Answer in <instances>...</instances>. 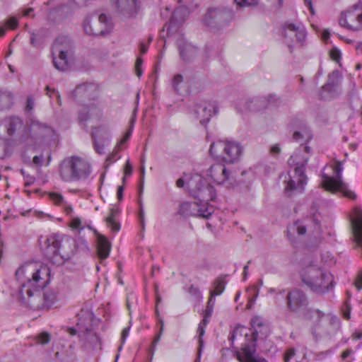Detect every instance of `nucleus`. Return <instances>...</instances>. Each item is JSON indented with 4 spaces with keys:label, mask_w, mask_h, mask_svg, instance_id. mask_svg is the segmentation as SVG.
<instances>
[{
    "label": "nucleus",
    "mask_w": 362,
    "mask_h": 362,
    "mask_svg": "<svg viewBox=\"0 0 362 362\" xmlns=\"http://www.w3.org/2000/svg\"><path fill=\"white\" fill-rule=\"evenodd\" d=\"M187 191L199 200L197 216L208 218L214 212L213 206L209 204V202L216 198L214 187L207 183L201 175H194L187 181Z\"/></svg>",
    "instance_id": "1"
},
{
    "label": "nucleus",
    "mask_w": 362,
    "mask_h": 362,
    "mask_svg": "<svg viewBox=\"0 0 362 362\" xmlns=\"http://www.w3.org/2000/svg\"><path fill=\"white\" fill-rule=\"evenodd\" d=\"M50 272L49 267L40 262L24 263V276L27 279L24 287L27 288L26 294L29 298H40L41 291L50 281Z\"/></svg>",
    "instance_id": "2"
},
{
    "label": "nucleus",
    "mask_w": 362,
    "mask_h": 362,
    "mask_svg": "<svg viewBox=\"0 0 362 362\" xmlns=\"http://www.w3.org/2000/svg\"><path fill=\"white\" fill-rule=\"evenodd\" d=\"M300 276L302 282L315 293L325 294L334 286L332 274L315 264L303 268Z\"/></svg>",
    "instance_id": "3"
},
{
    "label": "nucleus",
    "mask_w": 362,
    "mask_h": 362,
    "mask_svg": "<svg viewBox=\"0 0 362 362\" xmlns=\"http://www.w3.org/2000/svg\"><path fill=\"white\" fill-rule=\"evenodd\" d=\"M300 276L302 282L315 293L325 294L334 286L332 274L315 264L303 268Z\"/></svg>",
    "instance_id": "4"
},
{
    "label": "nucleus",
    "mask_w": 362,
    "mask_h": 362,
    "mask_svg": "<svg viewBox=\"0 0 362 362\" xmlns=\"http://www.w3.org/2000/svg\"><path fill=\"white\" fill-rule=\"evenodd\" d=\"M74 240L69 236L52 234L47 238L42 250L54 264L62 265L71 257Z\"/></svg>",
    "instance_id": "5"
},
{
    "label": "nucleus",
    "mask_w": 362,
    "mask_h": 362,
    "mask_svg": "<svg viewBox=\"0 0 362 362\" xmlns=\"http://www.w3.org/2000/svg\"><path fill=\"white\" fill-rule=\"evenodd\" d=\"M342 170V163L340 161H335L334 164L324 168L322 171L321 185L327 191L340 192L344 197L354 200L357 195L343 182Z\"/></svg>",
    "instance_id": "6"
},
{
    "label": "nucleus",
    "mask_w": 362,
    "mask_h": 362,
    "mask_svg": "<svg viewBox=\"0 0 362 362\" xmlns=\"http://www.w3.org/2000/svg\"><path fill=\"white\" fill-rule=\"evenodd\" d=\"M91 173L90 163L79 156L64 158L59 165L61 179L67 182L79 181L88 177Z\"/></svg>",
    "instance_id": "7"
},
{
    "label": "nucleus",
    "mask_w": 362,
    "mask_h": 362,
    "mask_svg": "<svg viewBox=\"0 0 362 362\" xmlns=\"http://www.w3.org/2000/svg\"><path fill=\"white\" fill-rule=\"evenodd\" d=\"M302 317L303 320L311 322L312 334L315 337H317L322 333H328L329 325L339 324V320L335 315L312 307L303 310Z\"/></svg>",
    "instance_id": "8"
},
{
    "label": "nucleus",
    "mask_w": 362,
    "mask_h": 362,
    "mask_svg": "<svg viewBox=\"0 0 362 362\" xmlns=\"http://www.w3.org/2000/svg\"><path fill=\"white\" fill-rule=\"evenodd\" d=\"M308 158H301L298 153H294L291 156L288 160L290 166L294 168L293 175H288V179L285 180V190L290 192L293 190H299L302 192L304 186L307 183V177L305 175V168L308 163Z\"/></svg>",
    "instance_id": "9"
},
{
    "label": "nucleus",
    "mask_w": 362,
    "mask_h": 362,
    "mask_svg": "<svg viewBox=\"0 0 362 362\" xmlns=\"http://www.w3.org/2000/svg\"><path fill=\"white\" fill-rule=\"evenodd\" d=\"M243 148L240 145L232 141H217L212 143L209 148L211 155L221 158L226 163H233L238 161L242 154Z\"/></svg>",
    "instance_id": "10"
},
{
    "label": "nucleus",
    "mask_w": 362,
    "mask_h": 362,
    "mask_svg": "<svg viewBox=\"0 0 362 362\" xmlns=\"http://www.w3.org/2000/svg\"><path fill=\"white\" fill-rule=\"evenodd\" d=\"M73 48L72 43L67 36H59L54 41L52 54L54 67L62 71H66L69 67L68 54Z\"/></svg>",
    "instance_id": "11"
},
{
    "label": "nucleus",
    "mask_w": 362,
    "mask_h": 362,
    "mask_svg": "<svg viewBox=\"0 0 362 362\" xmlns=\"http://www.w3.org/2000/svg\"><path fill=\"white\" fill-rule=\"evenodd\" d=\"M233 18V12L226 8H210L204 15V24L211 29L220 30L229 25Z\"/></svg>",
    "instance_id": "12"
},
{
    "label": "nucleus",
    "mask_w": 362,
    "mask_h": 362,
    "mask_svg": "<svg viewBox=\"0 0 362 362\" xmlns=\"http://www.w3.org/2000/svg\"><path fill=\"white\" fill-rule=\"evenodd\" d=\"M339 24L351 31H361L362 3L354 4L349 9L341 12L339 18Z\"/></svg>",
    "instance_id": "13"
},
{
    "label": "nucleus",
    "mask_w": 362,
    "mask_h": 362,
    "mask_svg": "<svg viewBox=\"0 0 362 362\" xmlns=\"http://www.w3.org/2000/svg\"><path fill=\"white\" fill-rule=\"evenodd\" d=\"M279 98L276 95H269L268 98H245L240 100L236 107L240 112H257L279 104Z\"/></svg>",
    "instance_id": "14"
},
{
    "label": "nucleus",
    "mask_w": 362,
    "mask_h": 362,
    "mask_svg": "<svg viewBox=\"0 0 362 362\" xmlns=\"http://www.w3.org/2000/svg\"><path fill=\"white\" fill-rule=\"evenodd\" d=\"M286 307L292 313H301L308 308L309 300L306 293L300 288H293L289 290L285 298Z\"/></svg>",
    "instance_id": "15"
},
{
    "label": "nucleus",
    "mask_w": 362,
    "mask_h": 362,
    "mask_svg": "<svg viewBox=\"0 0 362 362\" xmlns=\"http://www.w3.org/2000/svg\"><path fill=\"white\" fill-rule=\"evenodd\" d=\"M48 127L35 118L27 119L24 128V143L28 146H35L45 136Z\"/></svg>",
    "instance_id": "16"
},
{
    "label": "nucleus",
    "mask_w": 362,
    "mask_h": 362,
    "mask_svg": "<svg viewBox=\"0 0 362 362\" xmlns=\"http://www.w3.org/2000/svg\"><path fill=\"white\" fill-rule=\"evenodd\" d=\"M83 29L89 35H105L112 29V23L105 14L102 13L98 18L87 17L83 22Z\"/></svg>",
    "instance_id": "17"
},
{
    "label": "nucleus",
    "mask_w": 362,
    "mask_h": 362,
    "mask_svg": "<svg viewBox=\"0 0 362 362\" xmlns=\"http://www.w3.org/2000/svg\"><path fill=\"white\" fill-rule=\"evenodd\" d=\"M78 327V337L81 347L86 351L101 349L100 337L92 329L83 328L81 324L77 323Z\"/></svg>",
    "instance_id": "18"
},
{
    "label": "nucleus",
    "mask_w": 362,
    "mask_h": 362,
    "mask_svg": "<svg viewBox=\"0 0 362 362\" xmlns=\"http://www.w3.org/2000/svg\"><path fill=\"white\" fill-rule=\"evenodd\" d=\"M294 35L298 42H303L306 37L305 28L300 23L294 24L286 22L282 25V35L285 39L292 38Z\"/></svg>",
    "instance_id": "19"
},
{
    "label": "nucleus",
    "mask_w": 362,
    "mask_h": 362,
    "mask_svg": "<svg viewBox=\"0 0 362 362\" xmlns=\"http://www.w3.org/2000/svg\"><path fill=\"white\" fill-rule=\"evenodd\" d=\"M237 359L240 362H268L264 357L256 354L255 344H245L236 353Z\"/></svg>",
    "instance_id": "20"
},
{
    "label": "nucleus",
    "mask_w": 362,
    "mask_h": 362,
    "mask_svg": "<svg viewBox=\"0 0 362 362\" xmlns=\"http://www.w3.org/2000/svg\"><path fill=\"white\" fill-rule=\"evenodd\" d=\"M230 173L226 166L219 163L211 165L206 171V175L211 178L215 183L221 185L224 183L230 177Z\"/></svg>",
    "instance_id": "21"
},
{
    "label": "nucleus",
    "mask_w": 362,
    "mask_h": 362,
    "mask_svg": "<svg viewBox=\"0 0 362 362\" xmlns=\"http://www.w3.org/2000/svg\"><path fill=\"white\" fill-rule=\"evenodd\" d=\"M117 6L118 12L127 18H132L136 15L139 8V0H117Z\"/></svg>",
    "instance_id": "22"
},
{
    "label": "nucleus",
    "mask_w": 362,
    "mask_h": 362,
    "mask_svg": "<svg viewBox=\"0 0 362 362\" xmlns=\"http://www.w3.org/2000/svg\"><path fill=\"white\" fill-rule=\"evenodd\" d=\"M315 221V220L313 217L298 220L288 227V235L293 236L296 233L298 235H304Z\"/></svg>",
    "instance_id": "23"
},
{
    "label": "nucleus",
    "mask_w": 362,
    "mask_h": 362,
    "mask_svg": "<svg viewBox=\"0 0 362 362\" xmlns=\"http://www.w3.org/2000/svg\"><path fill=\"white\" fill-rule=\"evenodd\" d=\"M7 133L10 136H21L23 120L19 117L11 116L4 119Z\"/></svg>",
    "instance_id": "24"
},
{
    "label": "nucleus",
    "mask_w": 362,
    "mask_h": 362,
    "mask_svg": "<svg viewBox=\"0 0 362 362\" xmlns=\"http://www.w3.org/2000/svg\"><path fill=\"white\" fill-rule=\"evenodd\" d=\"M111 250L110 242L103 235L97 236V255L100 260L108 257Z\"/></svg>",
    "instance_id": "25"
},
{
    "label": "nucleus",
    "mask_w": 362,
    "mask_h": 362,
    "mask_svg": "<svg viewBox=\"0 0 362 362\" xmlns=\"http://www.w3.org/2000/svg\"><path fill=\"white\" fill-rule=\"evenodd\" d=\"M211 108L214 109L215 107L212 105H207L205 103L197 105L195 112L202 125H206L209 122L211 116Z\"/></svg>",
    "instance_id": "26"
},
{
    "label": "nucleus",
    "mask_w": 362,
    "mask_h": 362,
    "mask_svg": "<svg viewBox=\"0 0 362 362\" xmlns=\"http://www.w3.org/2000/svg\"><path fill=\"white\" fill-rule=\"evenodd\" d=\"M251 326L253 329L252 332V339L253 342L257 340L259 334H267V327L264 324L263 320L257 316L251 320Z\"/></svg>",
    "instance_id": "27"
},
{
    "label": "nucleus",
    "mask_w": 362,
    "mask_h": 362,
    "mask_svg": "<svg viewBox=\"0 0 362 362\" xmlns=\"http://www.w3.org/2000/svg\"><path fill=\"white\" fill-rule=\"evenodd\" d=\"M198 202H185L180 204L178 214L181 216H197L199 213Z\"/></svg>",
    "instance_id": "28"
},
{
    "label": "nucleus",
    "mask_w": 362,
    "mask_h": 362,
    "mask_svg": "<svg viewBox=\"0 0 362 362\" xmlns=\"http://www.w3.org/2000/svg\"><path fill=\"white\" fill-rule=\"evenodd\" d=\"M13 104V95L8 91L0 90V111L11 108Z\"/></svg>",
    "instance_id": "29"
},
{
    "label": "nucleus",
    "mask_w": 362,
    "mask_h": 362,
    "mask_svg": "<svg viewBox=\"0 0 362 362\" xmlns=\"http://www.w3.org/2000/svg\"><path fill=\"white\" fill-rule=\"evenodd\" d=\"M118 214V209L112 208L110 211L109 216L106 218L105 221L107 225L111 228L113 232H118L120 229V225L115 220V216Z\"/></svg>",
    "instance_id": "30"
},
{
    "label": "nucleus",
    "mask_w": 362,
    "mask_h": 362,
    "mask_svg": "<svg viewBox=\"0 0 362 362\" xmlns=\"http://www.w3.org/2000/svg\"><path fill=\"white\" fill-rule=\"evenodd\" d=\"M312 138L311 132L307 127H303L300 131H296L293 135V139L296 141L308 142Z\"/></svg>",
    "instance_id": "31"
},
{
    "label": "nucleus",
    "mask_w": 362,
    "mask_h": 362,
    "mask_svg": "<svg viewBox=\"0 0 362 362\" xmlns=\"http://www.w3.org/2000/svg\"><path fill=\"white\" fill-rule=\"evenodd\" d=\"M179 49L180 56L185 61L189 60L195 54V48L189 44L180 45Z\"/></svg>",
    "instance_id": "32"
},
{
    "label": "nucleus",
    "mask_w": 362,
    "mask_h": 362,
    "mask_svg": "<svg viewBox=\"0 0 362 362\" xmlns=\"http://www.w3.org/2000/svg\"><path fill=\"white\" fill-rule=\"evenodd\" d=\"M44 304L47 307H50L58 300V294L54 290H47L43 294Z\"/></svg>",
    "instance_id": "33"
},
{
    "label": "nucleus",
    "mask_w": 362,
    "mask_h": 362,
    "mask_svg": "<svg viewBox=\"0 0 362 362\" xmlns=\"http://www.w3.org/2000/svg\"><path fill=\"white\" fill-rule=\"evenodd\" d=\"M226 284V281L223 277L216 278L214 281V289L210 291V292L212 293V295H221L225 289Z\"/></svg>",
    "instance_id": "34"
},
{
    "label": "nucleus",
    "mask_w": 362,
    "mask_h": 362,
    "mask_svg": "<svg viewBox=\"0 0 362 362\" xmlns=\"http://www.w3.org/2000/svg\"><path fill=\"white\" fill-rule=\"evenodd\" d=\"M35 105V100L32 95L27 98L26 105L24 107V113L26 115L27 119L33 117V110Z\"/></svg>",
    "instance_id": "35"
},
{
    "label": "nucleus",
    "mask_w": 362,
    "mask_h": 362,
    "mask_svg": "<svg viewBox=\"0 0 362 362\" xmlns=\"http://www.w3.org/2000/svg\"><path fill=\"white\" fill-rule=\"evenodd\" d=\"M22 269L23 264L20 265L15 272V278L16 281L19 283V285L18 286V298L19 301L23 300V283L21 281V275L23 274Z\"/></svg>",
    "instance_id": "36"
},
{
    "label": "nucleus",
    "mask_w": 362,
    "mask_h": 362,
    "mask_svg": "<svg viewBox=\"0 0 362 362\" xmlns=\"http://www.w3.org/2000/svg\"><path fill=\"white\" fill-rule=\"evenodd\" d=\"M94 88V86L92 85V84H88V85H86V84H83V85H79L78 86L76 89L74 90L73 94L75 95V96H77L78 95H81V94H83L85 95L86 96H89V95L88 94V91L89 90H91V89H93Z\"/></svg>",
    "instance_id": "37"
},
{
    "label": "nucleus",
    "mask_w": 362,
    "mask_h": 362,
    "mask_svg": "<svg viewBox=\"0 0 362 362\" xmlns=\"http://www.w3.org/2000/svg\"><path fill=\"white\" fill-rule=\"evenodd\" d=\"M11 141L6 140V141L0 139V159L4 158L9 153V146Z\"/></svg>",
    "instance_id": "38"
},
{
    "label": "nucleus",
    "mask_w": 362,
    "mask_h": 362,
    "mask_svg": "<svg viewBox=\"0 0 362 362\" xmlns=\"http://www.w3.org/2000/svg\"><path fill=\"white\" fill-rule=\"evenodd\" d=\"M51 335L46 332H42L36 337V341L37 344H46L50 341Z\"/></svg>",
    "instance_id": "39"
},
{
    "label": "nucleus",
    "mask_w": 362,
    "mask_h": 362,
    "mask_svg": "<svg viewBox=\"0 0 362 362\" xmlns=\"http://www.w3.org/2000/svg\"><path fill=\"white\" fill-rule=\"evenodd\" d=\"M50 199L56 204H60L63 202V196L57 192H51L49 194Z\"/></svg>",
    "instance_id": "40"
},
{
    "label": "nucleus",
    "mask_w": 362,
    "mask_h": 362,
    "mask_svg": "<svg viewBox=\"0 0 362 362\" xmlns=\"http://www.w3.org/2000/svg\"><path fill=\"white\" fill-rule=\"evenodd\" d=\"M18 20L16 17L11 16L6 21V25L9 29H15L18 26Z\"/></svg>",
    "instance_id": "41"
},
{
    "label": "nucleus",
    "mask_w": 362,
    "mask_h": 362,
    "mask_svg": "<svg viewBox=\"0 0 362 362\" xmlns=\"http://www.w3.org/2000/svg\"><path fill=\"white\" fill-rule=\"evenodd\" d=\"M259 0H235L240 6H249L257 4Z\"/></svg>",
    "instance_id": "42"
},
{
    "label": "nucleus",
    "mask_w": 362,
    "mask_h": 362,
    "mask_svg": "<svg viewBox=\"0 0 362 362\" xmlns=\"http://www.w3.org/2000/svg\"><path fill=\"white\" fill-rule=\"evenodd\" d=\"M94 139V148L95 151L99 154L105 153V145L98 141L95 140L94 136H93Z\"/></svg>",
    "instance_id": "43"
},
{
    "label": "nucleus",
    "mask_w": 362,
    "mask_h": 362,
    "mask_svg": "<svg viewBox=\"0 0 362 362\" xmlns=\"http://www.w3.org/2000/svg\"><path fill=\"white\" fill-rule=\"evenodd\" d=\"M244 329H245V327H243V326H240V325L236 326L235 328L231 332V334L229 337V339L231 340V341H233L235 339L237 335H238V334L241 335L242 334V331Z\"/></svg>",
    "instance_id": "44"
},
{
    "label": "nucleus",
    "mask_w": 362,
    "mask_h": 362,
    "mask_svg": "<svg viewBox=\"0 0 362 362\" xmlns=\"http://www.w3.org/2000/svg\"><path fill=\"white\" fill-rule=\"evenodd\" d=\"M143 63V60L141 57H138L136 60L135 63V71L136 74L138 77H140L142 75V69L141 65Z\"/></svg>",
    "instance_id": "45"
},
{
    "label": "nucleus",
    "mask_w": 362,
    "mask_h": 362,
    "mask_svg": "<svg viewBox=\"0 0 362 362\" xmlns=\"http://www.w3.org/2000/svg\"><path fill=\"white\" fill-rule=\"evenodd\" d=\"M143 63V60L141 57H138L136 60L135 63V71L136 74L138 77H140L142 75V69L141 65Z\"/></svg>",
    "instance_id": "46"
},
{
    "label": "nucleus",
    "mask_w": 362,
    "mask_h": 362,
    "mask_svg": "<svg viewBox=\"0 0 362 362\" xmlns=\"http://www.w3.org/2000/svg\"><path fill=\"white\" fill-rule=\"evenodd\" d=\"M194 175L195 174H189V175L185 174L184 175H185V177H186L185 180L183 179L182 177L179 178L176 181V186L177 187H179V188L184 187L185 185H187V181L190 177V176H192V175Z\"/></svg>",
    "instance_id": "47"
},
{
    "label": "nucleus",
    "mask_w": 362,
    "mask_h": 362,
    "mask_svg": "<svg viewBox=\"0 0 362 362\" xmlns=\"http://www.w3.org/2000/svg\"><path fill=\"white\" fill-rule=\"evenodd\" d=\"M89 118V113L87 108L83 109L78 113V120L81 122H86Z\"/></svg>",
    "instance_id": "48"
},
{
    "label": "nucleus",
    "mask_w": 362,
    "mask_h": 362,
    "mask_svg": "<svg viewBox=\"0 0 362 362\" xmlns=\"http://www.w3.org/2000/svg\"><path fill=\"white\" fill-rule=\"evenodd\" d=\"M71 227L81 230L83 227L81 226V221L79 218H74L71 223Z\"/></svg>",
    "instance_id": "49"
},
{
    "label": "nucleus",
    "mask_w": 362,
    "mask_h": 362,
    "mask_svg": "<svg viewBox=\"0 0 362 362\" xmlns=\"http://www.w3.org/2000/svg\"><path fill=\"white\" fill-rule=\"evenodd\" d=\"M330 57L336 61L339 62L341 58V52L337 48H333L330 51Z\"/></svg>",
    "instance_id": "50"
},
{
    "label": "nucleus",
    "mask_w": 362,
    "mask_h": 362,
    "mask_svg": "<svg viewBox=\"0 0 362 362\" xmlns=\"http://www.w3.org/2000/svg\"><path fill=\"white\" fill-rule=\"evenodd\" d=\"M183 78L181 74H176L173 78V86L175 90H177L178 86L182 82Z\"/></svg>",
    "instance_id": "51"
},
{
    "label": "nucleus",
    "mask_w": 362,
    "mask_h": 362,
    "mask_svg": "<svg viewBox=\"0 0 362 362\" xmlns=\"http://www.w3.org/2000/svg\"><path fill=\"white\" fill-rule=\"evenodd\" d=\"M120 151V148L119 146H117L113 152L110 154L107 158V161H108L110 163L115 162L117 158H115V155Z\"/></svg>",
    "instance_id": "52"
},
{
    "label": "nucleus",
    "mask_w": 362,
    "mask_h": 362,
    "mask_svg": "<svg viewBox=\"0 0 362 362\" xmlns=\"http://www.w3.org/2000/svg\"><path fill=\"white\" fill-rule=\"evenodd\" d=\"M296 351L294 349L291 348L288 349L284 356V361L285 362H288L289 360L295 355Z\"/></svg>",
    "instance_id": "53"
},
{
    "label": "nucleus",
    "mask_w": 362,
    "mask_h": 362,
    "mask_svg": "<svg viewBox=\"0 0 362 362\" xmlns=\"http://www.w3.org/2000/svg\"><path fill=\"white\" fill-rule=\"evenodd\" d=\"M43 156H35L33 158V163L37 167H41L42 165Z\"/></svg>",
    "instance_id": "54"
},
{
    "label": "nucleus",
    "mask_w": 362,
    "mask_h": 362,
    "mask_svg": "<svg viewBox=\"0 0 362 362\" xmlns=\"http://www.w3.org/2000/svg\"><path fill=\"white\" fill-rule=\"evenodd\" d=\"M355 286L358 290H361L362 288V271L358 273L356 279Z\"/></svg>",
    "instance_id": "55"
},
{
    "label": "nucleus",
    "mask_w": 362,
    "mask_h": 362,
    "mask_svg": "<svg viewBox=\"0 0 362 362\" xmlns=\"http://www.w3.org/2000/svg\"><path fill=\"white\" fill-rule=\"evenodd\" d=\"M197 332L199 334V343H200V346H202V343H203V341L202 340V337L204 334V327L202 326V323H200L199 325V327H198V329H197Z\"/></svg>",
    "instance_id": "56"
},
{
    "label": "nucleus",
    "mask_w": 362,
    "mask_h": 362,
    "mask_svg": "<svg viewBox=\"0 0 362 362\" xmlns=\"http://www.w3.org/2000/svg\"><path fill=\"white\" fill-rule=\"evenodd\" d=\"M132 166L129 163V161L127 160V163L125 165V167H124V175H130L132 174Z\"/></svg>",
    "instance_id": "57"
},
{
    "label": "nucleus",
    "mask_w": 362,
    "mask_h": 362,
    "mask_svg": "<svg viewBox=\"0 0 362 362\" xmlns=\"http://www.w3.org/2000/svg\"><path fill=\"white\" fill-rule=\"evenodd\" d=\"M353 353L354 351L351 349H346L342 352L341 357L343 360H345L346 358L350 356Z\"/></svg>",
    "instance_id": "58"
},
{
    "label": "nucleus",
    "mask_w": 362,
    "mask_h": 362,
    "mask_svg": "<svg viewBox=\"0 0 362 362\" xmlns=\"http://www.w3.org/2000/svg\"><path fill=\"white\" fill-rule=\"evenodd\" d=\"M216 295H212V293L210 292V297L209 298V300L207 302V306L211 307L214 308V304H215V296Z\"/></svg>",
    "instance_id": "59"
},
{
    "label": "nucleus",
    "mask_w": 362,
    "mask_h": 362,
    "mask_svg": "<svg viewBox=\"0 0 362 362\" xmlns=\"http://www.w3.org/2000/svg\"><path fill=\"white\" fill-rule=\"evenodd\" d=\"M132 128L131 127L124 134V136H123V138L121 139L120 141V144H124L128 139L130 137L131 134H132Z\"/></svg>",
    "instance_id": "60"
},
{
    "label": "nucleus",
    "mask_w": 362,
    "mask_h": 362,
    "mask_svg": "<svg viewBox=\"0 0 362 362\" xmlns=\"http://www.w3.org/2000/svg\"><path fill=\"white\" fill-rule=\"evenodd\" d=\"M123 191H124V187L123 186H119L117 191V199L120 201L122 199L123 197Z\"/></svg>",
    "instance_id": "61"
},
{
    "label": "nucleus",
    "mask_w": 362,
    "mask_h": 362,
    "mask_svg": "<svg viewBox=\"0 0 362 362\" xmlns=\"http://www.w3.org/2000/svg\"><path fill=\"white\" fill-rule=\"evenodd\" d=\"M352 338L354 340H358V339H360L361 337H362V331H355L353 334H352Z\"/></svg>",
    "instance_id": "62"
},
{
    "label": "nucleus",
    "mask_w": 362,
    "mask_h": 362,
    "mask_svg": "<svg viewBox=\"0 0 362 362\" xmlns=\"http://www.w3.org/2000/svg\"><path fill=\"white\" fill-rule=\"evenodd\" d=\"M304 1H305V5L308 6L311 14L314 15L315 11H314V8H313V6L312 4V0H304Z\"/></svg>",
    "instance_id": "63"
},
{
    "label": "nucleus",
    "mask_w": 362,
    "mask_h": 362,
    "mask_svg": "<svg viewBox=\"0 0 362 362\" xmlns=\"http://www.w3.org/2000/svg\"><path fill=\"white\" fill-rule=\"evenodd\" d=\"M213 309H214L213 308L208 307L206 305V308L204 312L205 317H209L212 315Z\"/></svg>",
    "instance_id": "64"
}]
</instances>
